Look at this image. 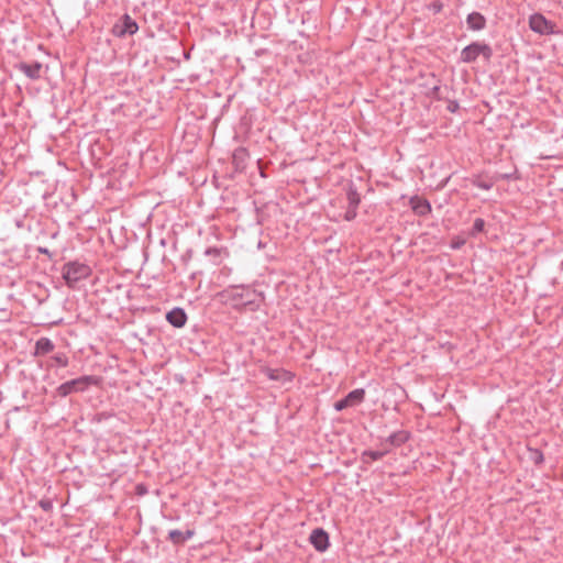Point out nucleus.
Wrapping results in <instances>:
<instances>
[{
    "label": "nucleus",
    "instance_id": "1",
    "mask_svg": "<svg viewBox=\"0 0 563 563\" xmlns=\"http://www.w3.org/2000/svg\"><path fill=\"white\" fill-rule=\"evenodd\" d=\"M62 274L67 286L75 288L78 282L84 280L91 275V268L84 263L69 262L63 266Z\"/></svg>",
    "mask_w": 563,
    "mask_h": 563
},
{
    "label": "nucleus",
    "instance_id": "2",
    "mask_svg": "<svg viewBox=\"0 0 563 563\" xmlns=\"http://www.w3.org/2000/svg\"><path fill=\"white\" fill-rule=\"evenodd\" d=\"M98 379L95 376H81L59 385L56 393L60 397H66L73 393L85 391L88 386L97 384Z\"/></svg>",
    "mask_w": 563,
    "mask_h": 563
},
{
    "label": "nucleus",
    "instance_id": "3",
    "mask_svg": "<svg viewBox=\"0 0 563 563\" xmlns=\"http://www.w3.org/2000/svg\"><path fill=\"white\" fill-rule=\"evenodd\" d=\"M479 55H483L486 59H489L493 55L492 47L488 44L473 42L461 52V60L463 63H473Z\"/></svg>",
    "mask_w": 563,
    "mask_h": 563
},
{
    "label": "nucleus",
    "instance_id": "4",
    "mask_svg": "<svg viewBox=\"0 0 563 563\" xmlns=\"http://www.w3.org/2000/svg\"><path fill=\"white\" fill-rule=\"evenodd\" d=\"M137 23L129 15L124 14L114 25L112 26V34L117 37H124L126 35H133L137 32Z\"/></svg>",
    "mask_w": 563,
    "mask_h": 563
},
{
    "label": "nucleus",
    "instance_id": "5",
    "mask_svg": "<svg viewBox=\"0 0 563 563\" xmlns=\"http://www.w3.org/2000/svg\"><path fill=\"white\" fill-rule=\"evenodd\" d=\"M229 298L234 302V306H246L252 303L255 291L250 288L235 287L229 292Z\"/></svg>",
    "mask_w": 563,
    "mask_h": 563
},
{
    "label": "nucleus",
    "instance_id": "6",
    "mask_svg": "<svg viewBox=\"0 0 563 563\" xmlns=\"http://www.w3.org/2000/svg\"><path fill=\"white\" fill-rule=\"evenodd\" d=\"M309 540L313 548L319 552H324L329 548V536L321 528L312 530Z\"/></svg>",
    "mask_w": 563,
    "mask_h": 563
},
{
    "label": "nucleus",
    "instance_id": "7",
    "mask_svg": "<svg viewBox=\"0 0 563 563\" xmlns=\"http://www.w3.org/2000/svg\"><path fill=\"white\" fill-rule=\"evenodd\" d=\"M530 27L532 31L540 34H548L550 32L551 25L548 20L539 13L532 14L529 21Z\"/></svg>",
    "mask_w": 563,
    "mask_h": 563
},
{
    "label": "nucleus",
    "instance_id": "8",
    "mask_svg": "<svg viewBox=\"0 0 563 563\" xmlns=\"http://www.w3.org/2000/svg\"><path fill=\"white\" fill-rule=\"evenodd\" d=\"M16 68L22 71L30 79H38L41 77L42 64L38 62L27 64V63H19Z\"/></svg>",
    "mask_w": 563,
    "mask_h": 563
},
{
    "label": "nucleus",
    "instance_id": "9",
    "mask_svg": "<svg viewBox=\"0 0 563 563\" xmlns=\"http://www.w3.org/2000/svg\"><path fill=\"white\" fill-rule=\"evenodd\" d=\"M166 320L175 328H183L187 322V314L181 308H174L166 314Z\"/></svg>",
    "mask_w": 563,
    "mask_h": 563
},
{
    "label": "nucleus",
    "instance_id": "10",
    "mask_svg": "<svg viewBox=\"0 0 563 563\" xmlns=\"http://www.w3.org/2000/svg\"><path fill=\"white\" fill-rule=\"evenodd\" d=\"M411 209L418 216H427L431 212V205L427 199L415 196L409 201Z\"/></svg>",
    "mask_w": 563,
    "mask_h": 563
},
{
    "label": "nucleus",
    "instance_id": "11",
    "mask_svg": "<svg viewBox=\"0 0 563 563\" xmlns=\"http://www.w3.org/2000/svg\"><path fill=\"white\" fill-rule=\"evenodd\" d=\"M466 23L472 31H482L486 26V19L479 12H472L466 18Z\"/></svg>",
    "mask_w": 563,
    "mask_h": 563
},
{
    "label": "nucleus",
    "instance_id": "12",
    "mask_svg": "<svg viewBox=\"0 0 563 563\" xmlns=\"http://www.w3.org/2000/svg\"><path fill=\"white\" fill-rule=\"evenodd\" d=\"M194 534V530L190 529L186 530L185 532L175 529L168 532V540L172 541L174 544L179 545L185 543L187 540L191 539Z\"/></svg>",
    "mask_w": 563,
    "mask_h": 563
},
{
    "label": "nucleus",
    "instance_id": "13",
    "mask_svg": "<svg viewBox=\"0 0 563 563\" xmlns=\"http://www.w3.org/2000/svg\"><path fill=\"white\" fill-rule=\"evenodd\" d=\"M55 345L48 338H41L35 343L34 355L41 356L51 353Z\"/></svg>",
    "mask_w": 563,
    "mask_h": 563
},
{
    "label": "nucleus",
    "instance_id": "14",
    "mask_svg": "<svg viewBox=\"0 0 563 563\" xmlns=\"http://www.w3.org/2000/svg\"><path fill=\"white\" fill-rule=\"evenodd\" d=\"M365 398V390L363 388H356L350 391L345 397V401L350 407L360 405Z\"/></svg>",
    "mask_w": 563,
    "mask_h": 563
},
{
    "label": "nucleus",
    "instance_id": "15",
    "mask_svg": "<svg viewBox=\"0 0 563 563\" xmlns=\"http://www.w3.org/2000/svg\"><path fill=\"white\" fill-rule=\"evenodd\" d=\"M408 438L409 435L406 431H399L390 434L388 442H390L393 445H401L408 440Z\"/></svg>",
    "mask_w": 563,
    "mask_h": 563
},
{
    "label": "nucleus",
    "instance_id": "16",
    "mask_svg": "<svg viewBox=\"0 0 563 563\" xmlns=\"http://www.w3.org/2000/svg\"><path fill=\"white\" fill-rule=\"evenodd\" d=\"M349 206L357 208L361 201L358 192L354 188H350L347 191Z\"/></svg>",
    "mask_w": 563,
    "mask_h": 563
},
{
    "label": "nucleus",
    "instance_id": "17",
    "mask_svg": "<svg viewBox=\"0 0 563 563\" xmlns=\"http://www.w3.org/2000/svg\"><path fill=\"white\" fill-rule=\"evenodd\" d=\"M485 221L482 218H477L474 221L471 235L475 236L476 234L481 233L484 230Z\"/></svg>",
    "mask_w": 563,
    "mask_h": 563
},
{
    "label": "nucleus",
    "instance_id": "18",
    "mask_svg": "<svg viewBox=\"0 0 563 563\" xmlns=\"http://www.w3.org/2000/svg\"><path fill=\"white\" fill-rule=\"evenodd\" d=\"M385 455L384 452L379 451H366L363 453L364 457H369L372 461H378Z\"/></svg>",
    "mask_w": 563,
    "mask_h": 563
},
{
    "label": "nucleus",
    "instance_id": "19",
    "mask_svg": "<svg viewBox=\"0 0 563 563\" xmlns=\"http://www.w3.org/2000/svg\"><path fill=\"white\" fill-rule=\"evenodd\" d=\"M53 360L60 366L65 367L68 365V358L65 354H56L53 356Z\"/></svg>",
    "mask_w": 563,
    "mask_h": 563
},
{
    "label": "nucleus",
    "instance_id": "20",
    "mask_svg": "<svg viewBox=\"0 0 563 563\" xmlns=\"http://www.w3.org/2000/svg\"><path fill=\"white\" fill-rule=\"evenodd\" d=\"M474 185L477 188H481V189H484V190H489L493 187L492 183L484 181V180H478V179L474 181Z\"/></svg>",
    "mask_w": 563,
    "mask_h": 563
},
{
    "label": "nucleus",
    "instance_id": "21",
    "mask_svg": "<svg viewBox=\"0 0 563 563\" xmlns=\"http://www.w3.org/2000/svg\"><path fill=\"white\" fill-rule=\"evenodd\" d=\"M356 209L357 208H353V207L349 206V208L344 214V219L347 221L353 220L356 217Z\"/></svg>",
    "mask_w": 563,
    "mask_h": 563
},
{
    "label": "nucleus",
    "instance_id": "22",
    "mask_svg": "<svg viewBox=\"0 0 563 563\" xmlns=\"http://www.w3.org/2000/svg\"><path fill=\"white\" fill-rule=\"evenodd\" d=\"M430 10H432L434 13H440L443 9V4L441 1L437 0L430 3L429 5Z\"/></svg>",
    "mask_w": 563,
    "mask_h": 563
},
{
    "label": "nucleus",
    "instance_id": "23",
    "mask_svg": "<svg viewBox=\"0 0 563 563\" xmlns=\"http://www.w3.org/2000/svg\"><path fill=\"white\" fill-rule=\"evenodd\" d=\"M349 407H350V406L347 405V402L345 401V399H344V398H343V399H341V400H339V401H336V402L334 404V409H335L336 411H342V410H344V409H346V408H349Z\"/></svg>",
    "mask_w": 563,
    "mask_h": 563
},
{
    "label": "nucleus",
    "instance_id": "24",
    "mask_svg": "<svg viewBox=\"0 0 563 563\" xmlns=\"http://www.w3.org/2000/svg\"><path fill=\"white\" fill-rule=\"evenodd\" d=\"M220 251L217 247H209L206 250V255H219Z\"/></svg>",
    "mask_w": 563,
    "mask_h": 563
},
{
    "label": "nucleus",
    "instance_id": "25",
    "mask_svg": "<svg viewBox=\"0 0 563 563\" xmlns=\"http://www.w3.org/2000/svg\"><path fill=\"white\" fill-rule=\"evenodd\" d=\"M457 108H459V104H457V102H454V101L450 102L448 106V110L451 112H455Z\"/></svg>",
    "mask_w": 563,
    "mask_h": 563
},
{
    "label": "nucleus",
    "instance_id": "26",
    "mask_svg": "<svg viewBox=\"0 0 563 563\" xmlns=\"http://www.w3.org/2000/svg\"><path fill=\"white\" fill-rule=\"evenodd\" d=\"M464 241H454L451 246L452 249H460Z\"/></svg>",
    "mask_w": 563,
    "mask_h": 563
},
{
    "label": "nucleus",
    "instance_id": "27",
    "mask_svg": "<svg viewBox=\"0 0 563 563\" xmlns=\"http://www.w3.org/2000/svg\"><path fill=\"white\" fill-rule=\"evenodd\" d=\"M41 506L43 509L47 510L51 508V504L47 501V503H44V501H41Z\"/></svg>",
    "mask_w": 563,
    "mask_h": 563
},
{
    "label": "nucleus",
    "instance_id": "28",
    "mask_svg": "<svg viewBox=\"0 0 563 563\" xmlns=\"http://www.w3.org/2000/svg\"><path fill=\"white\" fill-rule=\"evenodd\" d=\"M537 454H538V456H537V459H536V462H537V463L542 462V461H543V456H542V454H541V453H539V452H537Z\"/></svg>",
    "mask_w": 563,
    "mask_h": 563
},
{
    "label": "nucleus",
    "instance_id": "29",
    "mask_svg": "<svg viewBox=\"0 0 563 563\" xmlns=\"http://www.w3.org/2000/svg\"><path fill=\"white\" fill-rule=\"evenodd\" d=\"M269 377H271V378H273V379H276V378H277V376H275L273 373H272V374H269Z\"/></svg>",
    "mask_w": 563,
    "mask_h": 563
}]
</instances>
